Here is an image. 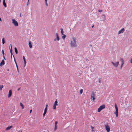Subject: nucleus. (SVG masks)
I'll return each mask as SVG.
<instances>
[{"label":"nucleus","mask_w":132,"mask_h":132,"mask_svg":"<svg viewBox=\"0 0 132 132\" xmlns=\"http://www.w3.org/2000/svg\"><path fill=\"white\" fill-rule=\"evenodd\" d=\"M70 45L72 47H75L77 46L76 38L73 37L71 40Z\"/></svg>","instance_id":"1"},{"label":"nucleus","mask_w":132,"mask_h":132,"mask_svg":"<svg viewBox=\"0 0 132 132\" xmlns=\"http://www.w3.org/2000/svg\"><path fill=\"white\" fill-rule=\"evenodd\" d=\"M95 93L96 92L93 91L91 94V98L92 99L93 101L94 102L95 100Z\"/></svg>","instance_id":"2"},{"label":"nucleus","mask_w":132,"mask_h":132,"mask_svg":"<svg viewBox=\"0 0 132 132\" xmlns=\"http://www.w3.org/2000/svg\"><path fill=\"white\" fill-rule=\"evenodd\" d=\"M105 108V105L104 104L102 105L98 109V112H100L101 111L104 109Z\"/></svg>","instance_id":"3"},{"label":"nucleus","mask_w":132,"mask_h":132,"mask_svg":"<svg viewBox=\"0 0 132 132\" xmlns=\"http://www.w3.org/2000/svg\"><path fill=\"white\" fill-rule=\"evenodd\" d=\"M111 63L112 64L114 67L117 68L118 67L119 65V62L118 61L116 62V63H114L113 62L111 61Z\"/></svg>","instance_id":"4"},{"label":"nucleus","mask_w":132,"mask_h":132,"mask_svg":"<svg viewBox=\"0 0 132 132\" xmlns=\"http://www.w3.org/2000/svg\"><path fill=\"white\" fill-rule=\"evenodd\" d=\"M12 23L15 26H18V22L14 19H12Z\"/></svg>","instance_id":"5"},{"label":"nucleus","mask_w":132,"mask_h":132,"mask_svg":"<svg viewBox=\"0 0 132 132\" xmlns=\"http://www.w3.org/2000/svg\"><path fill=\"white\" fill-rule=\"evenodd\" d=\"M105 129L106 130L107 132H109L110 131V129L109 126L107 125H105Z\"/></svg>","instance_id":"6"},{"label":"nucleus","mask_w":132,"mask_h":132,"mask_svg":"<svg viewBox=\"0 0 132 132\" xmlns=\"http://www.w3.org/2000/svg\"><path fill=\"white\" fill-rule=\"evenodd\" d=\"M120 60L121 61V65L120 66V68L121 69L123 66V64H124V62L122 58H121L120 59Z\"/></svg>","instance_id":"7"},{"label":"nucleus","mask_w":132,"mask_h":132,"mask_svg":"<svg viewBox=\"0 0 132 132\" xmlns=\"http://www.w3.org/2000/svg\"><path fill=\"white\" fill-rule=\"evenodd\" d=\"M56 38H55L54 39V41H55L56 40L59 41L60 40V38L59 37L58 34L57 33H56Z\"/></svg>","instance_id":"8"},{"label":"nucleus","mask_w":132,"mask_h":132,"mask_svg":"<svg viewBox=\"0 0 132 132\" xmlns=\"http://www.w3.org/2000/svg\"><path fill=\"white\" fill-rule=\"evenodd\" d=\"M125 31V29L124 28H122L119 31L118 34H119L121 33H122Z\"/></svg>","instance_id":"9"},{"label":"nucleus","mask_w":132,"mask_h":132,"mask_svg":"<svg viewBox=\"0 0 132 132\" xmlns=\"http://www.w3.org/2000/svg\"><path fill=\"white\" fill-rule=\"evenodd\" d=\"M12 90L11 89L9 91V95L8 96V97H10L12 95Z\"/></svg>","instance_id":"10"},{"label":"nucleus","mask_w":132,"mask_h":132,"mask_svg":"<svg viewBox=\"0 0 132 132\" xmlns=\"http://www.w3.org/2000/svg\"><path fill=\"white\" fill-rule=\"evenodd\" d=\"M57 123H58L57 122V121H55V128H54V130L55 131L57 129Z\"/></svg>","instance_id":"11"},{"label":"nucleus","mask_w":132,"mask_h":132,"mask_svg":"<svg viewBox=\"0 0 132 132\" xmlns=\"http://www.w3.org/2000/svg\"><path fill=\"white\" fill-rule=\"evenodd\" d=\"M47 111V107H46V108H45V110H44V112L43 114V117H44L45 116V115L46 114Z\"/></svg>","instance_id":"12"},{"label":"nucleus","mask_w":132,"mask_h":132,"mask_svg":"<svg viewBox=\"0 0 132 132\" xmlns=\"http://www.w3.org/2000/svg\"><path fill=\"white\" fill-rule=\"evenodd\" d=\"M12 126L8 127L6 128V130H10V129L12 128Z\"/></svg>","instance_id":"13"},{"label":"nucleus","mask_w":132,"mask_h":132,"mask_svg":"<svg viewBox=\"0 0 132 132\" xmlns=\"http://www.w3.org/2000/svg\"><path fill=\"white\" fill-rule=\"evenodd\" d=\"M102 20L103 21H104L106 19H105V15H102Z\"/></svg>","instance_id":"14"},{"label":"nucleus","mask_w":132,"mask_h":132,"mask_svg":"<svg viewBox=\"0 0 132 132\" xmlns=\"http://www.w3.org/2000/svg\"><path fill=\"white\" fill-rule=\"evenodd\" d=\"M3 4L4 6L5 7H6L7 5L5 3V0L3 1Z\"/></svg>","instance_id":"15"},{"label":"nucleus","mask_w":132,"mask_h":132,"mask_svg":"<svg viewBox=\"0 0 132 132\" xmlns=\"http://www.w3.org/2000/svg\"><path fill=\"white\" fill-rule=\"evenodd\" d=\"M4 62L3 60H2L0 63L1 65H3L4 64Z\"/></svg>","instance_id":"16"},{"label":"nucleus","mask_w":132,"mask_h":132,"mask_svg":"<svg viewBox=\"0 0 132 132\" xmlns=\"http://www.w3.org/2000/svg\"><path fill=\"white\" fill-rule=\"evenodd\" d=\"M114 106L116 109V110H118V107L116 103L115 104Z\"/></svg>","instance_id":"17"},{"label":"nucleus","mask_w":132,"mask_h":132,"mask_svg":"<svg viewBox=\"0 0 132 132\" xmlns=\"http://www.w3.org/2000/svg\"><path fill=\"white\" fill-rule=\"evenodd\" d=\"M114 106L116 109V110H118V107L116 103L115 104Z\"/></svg>","instance_id":"18"},{"label":"nucleus","mask_w":132,"mask_h":132,"mask_svg":"<svg viewBox=\"0 0 132 132\" xmlns=\"http://www.w3.org/2000/svg\"><path fill=\"white\" fill-rule=\"evenodd\" d=\"M61 34L62 35H63V29L62 28H61Z\"/></svg>","instance_id":"19"},{"label":"nucleus","mask_w":132,"mask_h":132,"mask_svg":"<svg viewBox=\"0 0 132 132\" xmlns=\"http://www.w3.org/2000/svg\"><path fill=\"white\" fill-rule=\"evenodd\" d=\"M29 47L30 48H32V45L30 42H29Z\"/></svg>","instance_id":"20"},{"label":"nucleus","mask_w":132,"mask_h":132,"mask_svg":"<svg viewBox=\"0 0 132 132\" xmlns=\"http://www.w3.org/2000/svg\"><path fill=\"white\" fill-rule=\"evenodd\" d=\"M14 49L15 53L17 54H18V51L16 48V47H15L14 48Z\"/></svg>","instance_id":"21"},{"label":"nucleus","mask_w":132,"mask_h":132,"mask_svg":"<svg viewBox=\"0 0 132 132\" xmlns=\"http://www.w3.org/2000/svg\"><path fill=\"white\" fill-rule=\"evenodd\" d=\"M54 104L56 105V106L57 105V100H56L55 101Z\"/></svg>","instance_id":"22"},{"label":"nucleus","mask_w":132,"mask_h":132,"mask_svg":"<svg viewBox=\"0 0 132 132\" xmlns=\"http://www.w3.org/2000/svg\"><path fill=\"white\" fill-rule=\"evenodd\" d=\"M3 88V85H0V90H2Z\"/></svg>","instance_id":"23"},{"label":"nucleus","mask_w":132,"mask_h":132,"mask_svg":"<svg viewBox=\"0 0 132 132\" xmlns=\"http://www.w3.org/2000/svg\"><path fill=\"white\" fill-rule=\"evenodd\" d=\"M2 43L3 44H4L5 43V41L4 38H3L2 39Z\"/></svg>","instance_id":"24"},{"label":"nucleus","mask_w":132,"mask_h":132,"mask_svg":"<svg viewBox=\"0 0 132 132\" xmlns=\"http://www.w3.org/2000/svg\"><path fill=\"white\" fill-rule=\"evenodd\" d=\"M45 0V2L46 5L47 6L48 5V4H47V0Z\"/></svg>","instance_id":"25"},{"label":"nucleus","mask_w":132,"mask_h":132,"mask_svg":"<svg viewBox=\"0 0 132 132\" xmlns=\"http://www.w3.org/2000/svg\"><path fill=\"white\" fill-rule=\"evenodd\" d=\"M56 105H55L54 104V105H53V109H56Z\"/></svg>","instance_id":"26"},{"label":"nucleus","mask_w":132,"mask_h":132,"mask_svg":"<svg viewBox=\"0 0 132 132\" xmlns=\"http://www.w3.org/2000/svg\"><path fill=\"white\" fill-rule=\"evenodd\" d=\"M66 36L65 35H63V36L62 37V38L63 39H64L66 37Z\"/></svg>","instance_id":"27"},{"label":"nucleus","mask_w":132,"mask_h":132,"mask_svg":"<svg viewBox=\"0 0 132 132\" xmlns=\"http://www.w3.org/2000/svg\"><path fill=\"white\" fill-rule=\"evenodd\" d=\"M83 92V89H81L80 90V94H82Z\"/></svg>","instance_id":"28"},{"label":"nucleus","mask_w":132,"mask_h":132,"mask_svg":"<svg viewBox=\"0 0 132 132\" xmlns=\"http://www.w3.org/2000/svg\"><path fill=\"white\" fill-rule=\"evenodd\" d=\"M20 105L22 107V109H23L24 108V107L23 106V104L22 103H20Z\"/></svg>","instance_id":"29"},{"label":"nucleus","mask_w":132,"mask_h":132,"mask_svg":"<svg viewBox=\"0 0 132 132\" xmlns=\"http://www.w3.org/2000/svg\"><path fill=\"white\" fill-rule=\"evenodd\" d=\"M115 114H118V110H116V111L114 113Z\"/></svg>","instance_id":"30"},{"label":"nucleus","mask_w":132,"mask_h":132,"mask_svg":"<svg viewBox=\"0 0 132 132\" xmlns=\"http://www.w3.org/2000/svg\"><path fill=\"white\" fill-rule=\"evenodd\" d=\"M23 61H24V64H25V65H26V60H24Z\"/></svg>","instance_id":"31"},{"label":"nucleus","mask_w":132,"mask_h":132,"mask_svg":"<svg viewBox=\"0 0 132 132\" xmlns=\"http://www.w3.org/2000/svg\"><path fill=\"white\" fill-rule=\"evenodd\" d=\"M98 11L100 12H101L102 11V10H98Z\"/></svg>","instance_id":"32"},{"label":"nucleus","mask_w":132,"mask_h":132,"mask_svg":"<svg viewBox=\"0 0 132 132\" xmlns=\"http://www.w3.org/2000/svg\"><path fill=\"white\" fill-rule=\"evenodd\" d=\"M2 53H3V55H4V51L3 50H2Z\"/></svg>","instance_id":"33"},{"label":"nucleus","mask_w":132,"mask_h":132,"mask_svg":"<svg viewBox=\"0 0 132 132\" xmlns=\"http://www.w3.org/2000/svg\"><path fill=\"white\" fill-rule=\"evenodd\" d=\"M23 61L24 60H25V57L24 56H23Z\"/></svg>","instance_id":"34"},{"label":"nucleus","mask_w":132,"mask_h":132,"mask_svg":"<svg viewBox=\"0 0 132 132\" xmlns=\"http://www.w3.org/2000/svg\"><path fill=\"white\" fill-rule=\"evenodd\" d=\"M10 53H11V55H12V50H10Z\"/></svg>","instance_id":"35"},{"label":"nucleus","mask_w":132,"mask_h":132,"mask_svg":"<svg viewBox=\"0 0 132 132\" xmlns=\"http://www.w3.org/2000/svg\"><path fill=\"white\" fill-rule=\"evenodd\" d=\"M130 63H132V58L130 60Z\"/></svg>","instance_id":"36"},{"label":"nucleus","mask_w":132,"mask_h":132,"mask_svg":"<svg viewBox=\"0 0 132 132\" xmlns=\"http://www.w3.org/2000/svg\"><path fill=\"white\" fill-rule=\"evenodd\" d=\"M14 57V60L15 62V63L16 62L15 58Z\"/></svg>","instance_id":"37"},{"label":"nucleus","mask_w":132,"mask_h":132,"mask_svg":"<svg viewBox=\"0 0 132 132\" xmlns=\"http://www.w3.org/2000/svg\"><path fill=\"white\" fill-rule=\"evenodd\" d=\"M3 57H4V59L5 60V56H4V55H3Z\"/></svg>","instance_id":"38"},{"label":"nucleus","mask_w":132,"mask_h":132,"mask_svg":"<svg viewBox=\"0 0 132 132\" xmlns=\"http://www.w3.org/2000/svg\"><path fill=\"white\" fill-rule=\"evenodd\" d=\"M116 114V117H118V114Z\"/></svg>","instance_id":"39"},{"label":"nucleus","mask_w":132,"mask_h":132,"mask_svg":"<svg viewBox=\"0 0 132 132\" xmlns=\"http://www.w3.org/2000/svg\"><path fill=\"white\" fill-rule=\"evenodd\" d=\"M11 50H12V45H11Z\"/></svg>","instance_id":"40"},{"label":"nucleus","mask_w":132,"mask_h":132,"mask_svg":"<svg viewBox=\"0 0 132 132\" xmlns=\"http://www.w3.org/2000/svg\"><path fill=\"white\" fill-rule=\"evenodd\" d=\"M91 128L92 129H93L94 128V127H93L92 126H91Z\"/></svg>","instance_id":"41"},{"label":"nucleus","mask_w":132,"mask_h":132,"mask_svg":"<svg viewBox=\"0 0 132 132\" xmlns=\"http://www.w3.org/2000/svg\"><path fill=\"white\" fill-rule=\"evenodd\" d=\"M29 0H28V2H27V5L28 4L29 2Z\"/></svg>","instance_id":"42"},{"label":"nucleus","mask_w":132,"mask_h":132,"mask_svg":"<svg viewBox=\"0 0 132 132\" xmlns=\"http://www.w3.org/2000/svg\"><path fill=\"white\" fill-rule=\"evenodd\" d=\"M16 68H17V69H18V65H17V66H16Z\"/></svg>","instance_id":"43"},{"label":"nucleus","mask_w":132,"mask_h":132,"mask_svg":"<svg viewBox=\"0 0 132 132\" xmlns=\"http://www.w3.org/2000/svg\"><path fill=\"white\" fill-rule=\"evenodd\" d=\"M15 63V64H16V66H17V63L16 62V63Z\"/></svg>","instance_id":"44"},{"label":"nucleus","mask_w":132,"mask_h":132,"mask_svg":"<svg viewBox=\"0 0 132 132\" xmlns=\"http://www.w3.org/2000/svg\"><path fill=\"white\" fill-rule=\"evenodd\" d=\"M15 63V64H16V66H17V63L16 62V63Z\"/></svg>","instance_id":"45"},{"label":"nucleus","mask_w":132,"mask_h":132,"mask_svg":"<svg viewBox=\"0 0 132 132\" xmlns=\"http://www.w3.org/2000/svg\"><path fill=\"white\" fill-rule=\"evenodd\" d=\"M17 71L18 72H19V69H17Z\"/></svg>","instance_id":"46"},{"label":"nucleus","mask_w":132,"mask_h":132,"mask_svg":"<svg viewBox=\"0 0 132 132\" xmlns=\"http://www.w3.org/2000/svg\"><path fill=\"white\" fill-rule=\"evenodd\" d=\"M32 110H31L30 111V113H31V112H32Z\"/></svg>","instance_id":"47"},{"label":"nucleus","mask_w":132,"mask_h":132,"mask_svg":"<svg viewBox=\"0 0 132 132\" xmlns=\"http://www.w3.org/2000/svg\"><path fill=\"white\" fill-rule=\"evenodd\" d=\"M94 25H93L92 26V28H93V27H94Z\"/></svg>","instance_id":"48"},{"label":"nucleus","mask_w":132,"mask_h":132,"mask_svg":"<svg viewBox=\"0 0 132 132\" xmlns=\"http://www.w3.org/2000/svg\"><path fill=\"white\" fill-rule=\"evenodd\" d=\"M20 88H19L18 89V90H20Z\"/></svg>","instance_id":"49"},{"label":"nucleus","mask_w":132,"mask_h":132,"mask_svg":"<svg viewBox=\"0 0 132 132\" xmlns=\"http://www.w3.org/2000/svg\"><path fill=\"white\" fill-rule=\"evenodd\" d=\"M92 131L94 132V130H93V129H92Z\"/></svg>","instance_id":"50"},{"label":"nucleus","mask_w":132,"mask_h":132,"mask_svg":"<svg viewBox=\"0 0 132 132\" xmlns=\"http://www.w3.org/2000/svg\"><path fill=\"white\" fill-rule=\"evenodd\" d=\"M99 82L100 83V79H99Z\"/></svg>","instance_id":"51"},{"label":"nucleus","mask_w":132,"mask_h":132,"mask_svg":"<svg viewBox=\"0 0 132 132\" xmlns=\"http://www.w3.org/2000/svg\"><path fill=\"white\" fill-rule=\"evenodd\" d=\"M0 20L1 21L2 20H1V18H0Z\"/></svg>","instance_id":"52"},{"label":"nucleus","mask_w":132,"mask_h":132,"mask_svg":"<svg viewBox=\"0 0 132 132\" xmlns=\"http://www.w3.org/2000/svg\"><path fill=\"white\" fill-rule=\"evenodd\" d=\"M47 104L46 105V107H47Z\"/></svg>","instance_id":"53"},{"label":"nucleus","mask_w":132,"mask_h":132,"mask_svg":"<svg viewBox=\"0 0 132 132\" xmlns=\"http://www.w3.org/2000/svg\"><path fill=\"white\" fill-rule=\"evenodd\" d=\"M25 65H25V64H24V66L25 67Z\"/></svg>","instance_id":"54"}]
</instances>
